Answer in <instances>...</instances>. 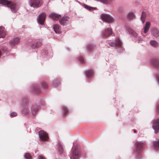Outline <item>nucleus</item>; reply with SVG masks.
I'll return each mask as SVG.
<instances>
[{"label":"nucleus","mask_w":159,"mask_h":159,"mask_svg":"<svg viewBox=\"0 0 159 159\" xmlns=\"http://www.w3.org/2000/svg\"><path fill=\"white\" fill-rule=\"evenodd\" d=\"M93 47H94V46L93 44H88L87 46V51L90 52V51H91L92 50Z\"/></svg>","instance_id":"7c9ffc66"},{"label":"nucleus","mask_w":159,"mask_h":159,"mask_svg":"<svg viewBox=\"0 0 159 159\" xmlns=\"http://www.w3.org/2000/svg\"><path fill=\"white\" fill-rule=\"evenodd\" d=\"M134 133L136 132V130L135 129H134Z\"/></svg>","instance_id":"79ce46f5"},{"label":"nucleus","mask_w":159,"mask_h":159,"mask_svg":"<svg viewBox=\"0 0 159 159\" xmlns=\"http://www.w3.org/2000/svg\"><path fill=\"white\" fill-rule=\"evenodd\" d=\"M7 51V48H5V49L4 48L2 49V51H3V53L0 50V58L1 57V56L3 54V53L4 52H6Z\"/></svg>","instance_id":"f704fd0d"},{"label":"nucleus","mask_w":159,"mask_h":159,"mask_svg":"<svg viewBox=\"0 0 159 159\" xmlns=\"http://www.w3.org/2000/svg\"><path fill=\"white\" fill-rule=\"evenodd\" d=\"M70 19L69 16H65L60 19L59 22L61 25H66L70 24Z\"/></svg>","instance_id":"0eeeda50"},{"label":"nucleus","mask_w":159,"mask_h":159,"mask_svg":"<svg viewBox=\"0 0 159 159\" xmlns=\"http://www.w3.org/2000/svg\"><path fill=\"white\" fill-rule=\"evenodd\" d=\"M150 64L154 67L159 68V60L157 59H153L151 60Z\"/></svg>","instance_id":"ddd939ff"},{"label":"nucleus","mask_w":159,"mask_h":159,"mask_svg":"<svg viewBox=\"0 0 159 159\" xmlns=\"http://www.w3.org/2000/svg\"><path fill=\"white\" fill-rule=\"evenodd\" d=\"M112 33V29L111 28H107L101 32V35L103 37L107 38L110 36Z\"/></svg>","instance_id":"9d476101"},{"label":"nucleus","mask_w":159,"mask_h":159,"mask_svg":"<svg viewBox=\"0 0 159 159\" xmlns=\"http://www.w3.org/2000/svg\"><path fill=\"white\" fill-rule=\"evenodd\" d=\"M53 29L55 32L57 34H60L61 32L60 26L58 25H54Z\"/></svg>","instance_id":"6ab92c4d"},{"label":"nucleus","mask_w":159,"mask_h":159,"mask_svg":"<svg viewBox=\"0 0 159 159\" xmlns=\"http://www.w3.org/2000/svg\"><path fill=\"white\" fill-rule=\"evenodd\" d=\"M49 16L54 20H58L61 16L60 14H57L55 13H52L49 15Z\"/></svg>","instance_id":"dca6fc26"},{"label":"nucleus","mask_w":159,"mask_h":159,"mask_svg":"<svg viewBox=\"0 0 159 159\" xmlns=\"http://www.w3.org/2000/svg\"><path fill=\"white\" fill-rule=\"evenodd\" d=\"M126 17L129 20H133L135 18V13L133 11H129L126 14Z\"/></svg>","instance_id":"f3484780"},{"label":"nucleus","mask_w":159,"mask_h":159,"mask_svg":"<svg viewBox=\"0 0 159 159\" xmlns=\"http://www.w3.org/2000/svg\"><path fill=\"white\" fill-rule=\"evenodd\" d=\"M24 156L25 158L27 159H32V158L31 155L30 153H26L24 155Z\"/></svg>","instance_id":"2f4dec72"},{"label":"nucleus","mask_w":159,"mask_h":159,"mask_svg":"<svg viewBox=\"0 0 159 159\" xmlns=\"http://www.w3.org/2000/svg\"><path fill=\"white\" fill-rule=\"evenodd\" d=\"M101 19L104 22L110 23L114 22V19L110 15L107 14H102L100 16Z\"/></svg>","instance_id":"39448f33"},{"label":"nucleus","mask_w":159,"mask_h":159,"mask_svg":"<svg viewBox=\"0 0 159 159\" xmlns=\"http://www.w3.org/2000/svg\"><path fill=\"white\" fill-rule=\"evenodd\" d=\"M57 149L60 154L62 153L64 151V149L62 144L60 142L57 144Z\"/></svg>","instance_id":"4be33fe9"},{"label":"nucleus","mask_w":159,"mask_h":159,"mask_svg":"<svg viewBox=\"0 0 159 159\" xmlns=\"http://www.w3.org/2000/svg\"><path fill=\"white\" fill-rule=\"evenodd\" d=\"M0 4L9 7L11 11L16 13L18 10L20 6L17 3L10 2L7 0H0Z\"/></svg>","instance_id":"f257e3e1"},{"label":"nucleus","mask_w":159,"mask_h":159,"mask_svg":"<svg viewBox=\"0 0 159 159\" xmlns=\"http://www.w3.org/2000/svg\"><path fill=\"white\" fill-rule=\"evenodd\" d=\"M84 7L85 8L90 11H93L94 10H96L97 9V8L96 7H90V6L86 5V4H84Z\"/></svg>","instance_id":"cd10ccee"},{"label":"nucleus","mask_w":159,"mask_h":159,"mask_svg":"<svg viewBox=\"0 0 159 159\" xmlns=\"http://www.w3.org/2000/svg\"><path fill=\"white\" fill-rule=\"evenodd\" d=\"M157 110L158 112H159V105H158L157 107Z\"/></svg>","instance_id":"a19ab883"},{"label":"nucleus","mask_w":159,"mask_h":159,"mask_svg":"<svg viewBox=\"0 0 159 159\" xmlns=\"http://www.w3.org/2000/svg\"><path fill=\"white\" fill-rule=\"evenodd\" d=\"M31 90L34 93L36 94H38L40 93V90L38 87L35 85H34L32 86Z\"/></svg>","instance_id":"5701e85b"},{"label":"nucleus","mask_w":159,"mask_h":159,"mask_svg":"<svg viewBox=\"0 0 159 159\" xmlns=\"http://www.w3.org/2000/svg\"><path fill=\"white\" fill-rule=\"evenodd\" d=\"M149 43L151 45L155 48H157L159 46L158 43L155 40H151Z\"/></svg>","instance_id":"b1692460"},{"label":"nucleus","mask_w":159,"mask_h":159,"mask_svg":"<svg viewBox=\"0 0 159 159\" xmlns=\"http://www.w3.org/2000/svg\"><path fill=\"white\" fill-rule=\"evenodd\" d=\"M80 153V150L76 148L73 151L72 157L74 159H78Z\"/></svg>","instance_id":"4468645a"},{"label":"nucleus","mask_w":159,"mask_h":159,"mask_svg":"<svg viewBox=\"0 0 159 159\" xmlns=\"http://www.w3.org/2000/svg\"><path fill=\"white\" fill-rule=\"evenodd\" d=\"M69 112V111L67 108L65 107L63 109V113L65 115H66L67 113Z\"/></svg>","instance_id":"e433bc0d"},{"label":"nucleus","mask_w":159,"mask_h":159,"mask_svg":"<svg viewBox=\"0 0 159 159\" xmlns=\"http://www.w3.org/2000/svg\"><path fill=\"white\" fill-rule=\"evenodd\" d=\"M93 73V71L92 70H88L85 72V74L87 77H91Z\"/></svg>","instance_id":"bb28decb"},{"label":"nucleus","mask_w":159,"mask_h":159,"mask_svg":"<svg viewBox=\"0 0 159 159\" xmlns=\"http://www.w3.org/2000/svg\"><path fill=\"white\" fill-rule=\"evenodd\" d=\"M42 45V41H39L32 43L31 45V47L33 48H38Z\"/></svg>","instance_id":"a211bd4d"},{"label":"nucleus","mask_w":159,"mask_h":159,"mask_svg":"<svg viewBox=\"0 0 159 159\" xmlns=\"http://www.w3.org/2000/svg\"><path fill=\"white\" fill-rule=\"evenodd\" d=\"M107 46L108 48L110 46L111 47H118L121 48L122 46V43L119 38L117 39L116 41L112 42L111 40H108L107 42Z\"/></svg>","instance_id":"20e7f679"},{"label":"nucleus","mask_w":159,"mask_h":159,"mask_svg":"<svg viewBox=\"0 0 159 159\" xmlns=\"http://www.w3.org/2000/svg\"><path fill=\"white\" fill-rule=\"evenodd\" d=\"M70 159H71V157H70Z\"/></svg>","instance_id":"37998d69"},{"label":"nucleus","mask_w":159,"mask_h":159,"mask_svg":"<svg viewBox=\"0 0 159 159\" xmlns=\"http://www.w3.org/2000/svg\"><path fill=\"white\" fill-rule=\"evenodd\" d=\"M6 35V32L4 27H0V38H4Z\"/></svg>","instance_id":"aec40b11"},{"label":"nucleus","mask_w":159,"mask_h":159,"mask_svg":"<svg viewBox=\"0 0 159 159\" xmlns=\"http://www.w3.org/2000/svg\"><path fill=\"white\" fill-rule=\"evenodd\" d=\"M10 116L11 117H15L17 116V113L16 112H12L10 114Z\"/></svg>","instance_id":"c9c22d12"},{"label":"nucleus","mask_w":159,"mask_h":159,"mask_svg":"<svg viewBox=\"0 0 159 159\" xmlns=\"http://www.w3.org/2000/svg\"><path fill=\"white\" fill-rule=\"evenodd\" d=\"M152 127L156 134L159 131V118L157 119L153 123Z\"/></svg>","instance_id":"9b49d317"},{"label":"nucleus","mask_w":159,"mask_h":159,"mask_svg":"<svg viewBox=\"0 0 159 159\" xmlns=\"http://www.w3.org/2000/svg\"><path fill=\"white\" fill-rule=\"evenodd\" d=\"M136 42H138V43H139L143 41V39L142 38L139 36H138L137 38H136L134 39Z\"/></svg>","instance_id":"473e14b6"},{"label":"nucleus","mask_w":159,"mask_h":159,"mask_svg":"<svg viewBox=\"0 0 159 159\" xmlns=\"http://www.w3.org/2000/svg\"><path fill=\"white\" fill-rule=\"evenodd\" d=\"M42 0H29V4L31 7H40L43 3Z\"/></svg>","instance_id":"423d86ee"},{"label":"nucleus","mask_w":159,"mask_h":159,"mask_svg":"<svg viewBox=\"0 0 159 159\" xmlns=\"http://www.w3.org/2000/svg\"><path fill=\"white\" fill-rule=\"evenodd\" d=\"M38 159H46L45 157L41 156H39Z\"/></svg>","instance_id":"58836bf2"},{"label":"nucleus","mask_w":159,"mask_h":159,"mask_svg":"<svg viewBox=\"0 0 159 159\" xmlns=\"http://www.w3.org/2000/svg\"><path fill=\"white\" fill-rule=\"evenodd\" d=\"M60 80L57 79L54 81L53 82V84L54 86L55 87H57L58 85L60 84Z\"/></svg>","instance_id":"c756f323"},{"label":"nucleus","mask_w":159,"mask_h":159,"mask_svg":"<svg viewBox=\"0 0 159 159\" xmlns=\"http://www.w3.org/2000/svg\"><path fill=\"white\" fill-rule=\"evenodd\" d=\"M78 60L82 63H84V61L83 57L81 56H80L79 57Z\"/></svg>","instance_id":"72a5a7b5"},{"label":"nucleus","mask_w":159,"mask_h":159,"mask_svg":"<svg viewBox=\"0 0 159 159\" xmlns=\"http://www.w3.org/2000/svg\"><path fill=\"white\" fill-rule=\"evenodd\" d=\"M153 148L155 150H159V139H157L156 141L153 142Z\"/></svg>","instance_id":"393cba45"},{"label":"nucleus","mask_w":159,"mask_h":159,"mask_svg":"<svg viewBox=\"0 0 159 159\" xmlns=\"http://www.w3.org/2000/svg\"><path fill=\"white\" fill-rule=\"evenodd\" d=\"M156 79L157 81L159 82V75H157L156 76Z\"/></svg>","instance_id":"ea45409f"},{"label":"nucleus","mask_w":159,"mask_h":159,"mask_svg":"<svg viewBox=\"0 0 159 159\" xmlns=\"http://www.w3.org/2000/svg\"><path fill=\"white\" fill-rule=\"evenodd\" d=\"M39 134L40 139L41 141H46L48 139V137L47 133L43 130L39 132Z\"/></svg>","instance_id":"6e6552de"},{"label":"nucleus","mask_w":159,"mask_h":159,"mask_svg":"<svg viewBox=\"0 0 159 159\" xmlns=\"http://www.w3.org/2000/svg\"><path fill=\"white\" fill-rule=\"evenodd\" d=\"M135 146L134 154L136 157H138L139 158V155L142 152L143 148L145 146V142L144 141L136 142Z\"/></svg>","instance_id":"7ed1b4c3"},{"label":"nucleus","mask_w":159,"mask_h":159,"mask_svg":"<svg viewBox=\"0 0 159 159\" xmlns=\"http://www.w3.org/2000/svg\"><path fill=\"white\" fill-rule=\"evenodd\" d=\"M129 32L131 35L135 38L134 39L137 38L138 36V34L136 32L132 30H130Z\"/></svg>","instance_id":"c85d7f7f"},{"label":"nucleus","mask_w":159,"mask_h":159,"mask_svg":"<svg viewBox=\"0 0 159 159\" xmlns=\"http://www.w3.org/2000/svg\"><path fill=\"white\" fill-rule=\"evenodd\" d=\"M19 39L18 38H15L12 39L11 41L9 43L11 47H13L19 43Z\"/></svg>","instance_id":"2eb2a0df"},{"label":"nucleus","mask_w":159,"mask_h":159,"mask_svg":"<svg viewBox=\"0 0 159 159\" xmlns=\"http://www.w3.org/2000/svg\"><path fill=\"white\" fill-rule=\"evenodd\" d=\"M42 86L43 88H46L47 87V84L45 82H43L42 84Z\"/></svg>","instance_id":"4c0bfd02"},{"label":"nucleus","mask_w":159,"mask_h":159,"mask_svg":"<svg viewBox=\"0 0 159 159\" xmlns=\"http://www.w3.org/2000/svg\"><path fill=\"white\" fill-rule=\"evenodd\" d=\"M27 99H24L22 104V105H23L24 107H25L24 109H23V113L25 115L30 114L32 116H34L39 109L38 107L36 106H33L31 107L30 111H28V107H26L27 106Z\"/></svg>","instance_id":"f03ea898"},{"label":"nucleus","mask_w":159,"mask_h":159,"mask_svg":"<svg viewBox=\"0 0 159 159\" xmlns=\"http://www.w3.org/2000/svg\"><path fill=\"white\" fill-rule=\"evenodd\" d=\"M151 25L150 22H147L144 27V33L145 34L147 33L149 30Z\"/></svg>","instance_id":"412c9836"},{"label":"nucleus","mask_w":159,"mask_h":159,"mask_svg":"<svg viewBox=\"0 0 159 159\" xmlns=\"http://www.w3.org/2000/svg\"><path fill=\"white\" fill-rule=\"evenodd\" d=\"M146 17V14L144 11H143L142 13V15L140 17V20L142 21V23L143 24L144 22L145 19Z\"/></svg>","instance_id":"a878e982"},{"label":"nucleus","mask_w":159,"mask_h":159,"mask_svg":"<svg viewBox=\"0 0 159 159\" xmlns=\"http://www.w3.org/2000/svg\"><path fill=\"white\" fill-rule=\"evenodd\" d=\"M46 14L45 13H42L39 15L37 18L38 23L42 25H44V22L45 19Z\"/></svg>","instance_id":"1a4fd4ad"},{"label":"nucleus","mask_w":159,"mask_h":159,"mask_svg":"<svg viewBox=\"0 0 159 159\" xmlns=\"http://www.w3.org/2000/svg\"><path fill=\"white\" fill-rule=\"evenodd\" d=\"M151 34L155 38H157L159 36V30L157 28L152 27L151 29Z\"/></svg>","instance_id":"f8f14e48"}]
</instances>
